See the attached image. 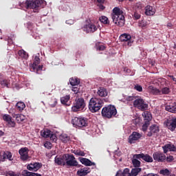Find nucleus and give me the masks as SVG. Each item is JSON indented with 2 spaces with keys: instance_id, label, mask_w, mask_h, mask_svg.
Here are the masks:
<instances>
[{
  "instance_id": "2f4dec72",
  "label": "nucleus",
  "mask_w": 176,
  "mask_h": 176,
  "mask_svg": "<svg viewBox=\"0 0 176 176\" xmlns=\"http://www.w3.org/2000/svg\"><path fill=\"white\" fill-rule=\"evenodd\" d=\"M69 83L71 86H78V85L80 83V80H79L78 78H71L69 79Z\"/></svg>"
},
{
  "instance_id": "423d86ee",
  "label": "nucleus",
  "mask_w": 176,
  "mask_h": 176,
  "mask_svg": "<svg viewBox=\"0 0 176 176\" xmlns=\"http://www.w3.org/2000/svg\"><path fill=\"white\" fill-rule=\"evenodd\" d=\"M45 3L44 0H26L25 3L21 4V6H25L26 9H38Z\"/></svg>"
},
{
  "instance_id": "39448f33",
  "label": "nucleus",
  "mask_w": 176,
  "mask_h": 176,
  "mask_svg": "<svg viewBox=\"0 0 176 176\" xmlns=\"http://www.w3.org/2000/svg\"><path fill=\"white\" fill-rule=\"evenodd\" d=\"M86 107V102L83 98H76L73 102V106L72 107V112H79L83 111Z\"/></svg>"
},
{
  "instance_id": "473e14b6",
  "label": "nucleus",
  "mask_w": 176,
  "mask_h": 176,
  "mask_svg": "<svg viewBox=\"0 0 176 176\" xmlns=\"http://www.w3.org/2000/svg\"><path fill=\"white\" fill-rule=\"evenodd\" d=\"M166 111H168V112H171L172 113H176V105L175 106H171V105H167L165 107Z\"/></svg>"
},
{
  "instance_id": "e2e57ef3",
  "label": "nucleus",
  "mask_w": 176,
  "mask_h": 176,
  "mask_svg": "<svg viewBox=\"0 0 176 176\" xmlns=\"http://www.w3.org/2000/svg\"><path fill=\"white\" fill-rule=\"evenodd\" d=\"M146 24L144 23H139V26L141 27L142 28H144V27H146Z\"/></svg>"
},
{
  "instance_id": "338daca9",
  "label": "nucleus",
  "mask_w": 176,
  "mask_h": 176,
  "mask_svg": "<svg viewBox=\"0 0 176 176\" xmlns=\"http://www.w3.org/2000/svg\"><path fill=\"white\" fill-rule=\"evenodd\" d=\"M43 67V66L39 65V66H38V69H42Z\"/></svg>"
},
{
  "instance_id": "37998d69",
  "label": "nucleus",
  "mask_w": 176,
  "mask_h": 176,
  "mask_svg": "<svg viewBox=\"0 0 176 176\" xmlns=\"http://www.w3.org/2000/svg\"><path fill=\"white\" fill-rule=\"evenodd\" d=\"M133 20H140L141 19V12L135 11L132 14Z\"/></svg>"
},
{
  "instance_id": "bf43d9fd",
  "label": "nucleus",
  "mask_w": 176,
  "mask_h": 176,
  "mask_svg": "<svg viewBox=\"0 0 176 176\" xmlns=\"http://www.w3.org/2000/svg\"><path fill=\"white\" fill-rule=\"evenodd\" d=\"M168 78H171V79L173 80V82H175L176 83V78L174 77V76L168 75Z\"/></svg>"
},
{
  "instance_id": "09e8293b",
  "label": "nucleus",
  "mask_w": 176,
  "mask_h": 176,
  "mask_svg": "<svg viewBox=\"0 0 176 176\" xmlns=\"http://www.w3.org/2000/svg\"><path fill=\"white\" fill-rule=\"evenodd\" d=\"M158 82L161 86H166L167 85V80L166 78H159Z\"/></svg>"
},
{
  "instance_id": "c03bdc74",
  "label": "nucleus",
  "mask_w": 176,
  "mask_h": 176,
  "mask_svg": "<svg viewBox=\"0 0 176 176\" xmlns=\"http://www.w3.org/2000/svg\"><path fill=\"white\" fill-rule=\"evenodd\" d=\"M99 20L100 23H102V24H109V19H108V17L105 16H100Z\"/></svg>"
},
{
  "instance_id": "a19ab883",
  "label": "nucleus",
  "mask_w": 176,
  "mask_h": 176,
  "mask_svg": "<svg viewBox=\"0 0 176 176\" xmlns=\"http://www.w3.org/2000/svg\"><path fill=\"white\" fill-rule=\"evenodd\" d=\"M23 175H25V176H42V175H41V174L29 172L28 170H24Z\"/></svg>"
},
{
  "instance_id": "72a5a7b5",
  "label": "nucleus",
  "mask_w": 176,
  "mask_h": 176,
  "mask_svg": "<svg viewBox=\"0 0 176 176\" xmlns=\"http://www.w3.org/2000/svg\"><path fill=\"white\" fill-rule=\"evenodd\" d=\"M16 108L18 111H23L25 108V104L23 102H18L16 104Z\"/></svg>"
},
{
  "instance_id": "9d476101",
  "label": "nucleus",
  "mask_w": 176,
  "mask_h": 176,
  "mask_svg": "<svg viewBox=\"0 0 176 176\" xmlns=\"http://www.w3.org/2000/svg\"><path fill=\"white\" fill-rule=\"evenodd\" d=\"M153 157L155 162L158 163H163V162L166 161V155L161 152H155L153 154Z\"/></svg>"
},
{
  "instance_id": "393cba45",
  "label": "nucleus",
  "mask_w": 176,
  "mask_h": 176,
  "mask_svg": "<svg viewBox=\"0 0 176 176\" xmlns=\"http://www.w3.org/2000/svg\"><path fill=\"white\" fill-rule=\"evenodd\" d=\"M99 97H107L108 96V91L104 87H99L97 91Z\"/></svg>"
},
{
  "instance_id": "58836bf2",
  "label": "nucleus",
  "mask_w": 176,
  "mask_h": 176,
  "mask_svg": "<svg viewBox=\"0 0 176 176\" xmlns=\"http://www.w3.org/2000/svg\"><path fill=\"white\" fill-rule=\"evenodd\" d=\"M73 153L76 155V156H85L86 153L83 151L77 149V150H74Z\"/></svg>"
},
{
  "instance_id": "5fc2aeb1",
  "label": "nucleus",
  "mask_w": 176,
  "mask_h": 176,
  "mask_svg": "<svg viewBox=\"0 0 176 176\" xmlns=\"http://www.w3.org/2000/svg\"><path fill=\"white\" fill-rule=\"evenodd\" d=\"M72 90V91H74L75 93V94H78V93H79L78 85L73 86Z\"/></svg>"
},
{
  "instance_id": "79ce46f5",
  "label": "nucleus",
  "mask_w": 176,
  "mask_h": 176,
  "mask_svg": "<svg viewBox=\"0 0 176 176\" xmlns=\"http://www.w3.org/2000/svg\"><path fill=\"white\" fill-rule=\"evenodd\" d=\"M39 63H41V58H39V56H36L34 57V61L32 65L33 69L36 68V66L39 64Z\"/></svg>"
},
{
  "instance_id": "2eb2a0df",
  "label": "nucleus",
  "mask_w": 176,
  "mask_h": 176,
  "mask_svg": "<svg viewBox=\"0 0 176 176\" xmlns=\"http://www.w3.org/2000/svg\"><path fill=\"white\" fill-rule=\"evenodd\" d=\"M55 164L57 166H65V154L63 155H57L54 158Z\"/></svg>"
},
{
  "instance_id": "052dcab7",
  "label": "nucleus",
  "mask_w": 176,
  "mask_h": 176,
  "mask_svg": "<svg viewBox=\"0 0 176 176\" xmlns=\"http://www.w3.org/2000/svg\"><path fill=\"white\" fill-rule=\"evenodd\" d=\"M98 6L102 10H104L105 9V6H104L102 4H98Z\"/></svg>"
},
{
  "instance_id": "a211bd4d",
  "label": "nucleus",
  "mask_w": 176,
  "mask_h": 176,
  "mask_svg": "<svg viewBox=\"0 0 176 176\" xmlns=\"http://www.w3.org/2000/svg\"><path fill=\"white\" fill-rule=\"evenodd\" d=\"M42 167V164L39 162H35L34 164H30L27 166L28 170L30 171H38L39 168Z\"/></svg>"
},
{
  "instance_id": "aec40b11",
  "label": "nucleus",
  "mask_w": 176,
  "mask_h": 176,
  "mask_svg": "<svg viewBox=\"0 0 176 176\" xmlns=\"http://www.w3.org/2000/svg\"><path fill=\"white\" fill-rule=\"evenodd\" d=\"M120 39L121 42H127L128 46H131V42H130V40L131 39V36L130 34H121L120 36Z\"/></svg>"
},
{
  "instance_id": "bb28decb",
  "label": "nucleus",
  "mask_w": 176,
  "mask_h": 176,
  "mask_svg": "<svg viewBox=\"0 0 176 176\" xmlns=\"http://www.w3.org/2000/svg\"><path fill=\"white\" fill-rule=\"evenodd\" d=\"M145 14L146 16H153V14H155V10H153L152 6H147L145 8Z\"/></svg>"
},
{
  "instance_id": "680f3d73",
  "label": "nucleus",
  "mask_w": 176,
  "mask_h": 176,
  "mask_svg": "<svg viewBox=\"0 0 176 176\" xmlns=\"http://www.w3.org/2000/svg\"><path fill=\"white\" fill-rule=\"evenodd\" d=\"M97 2L98 3V5H101L105 2V0H97Z\"/></svg>"
},
{
  "instance_id": "e433bc0d",
  "label": "nucleus",
  "mask_w": 176,
  "mask_h": 176,
  "mask_svg": "<svg viewBox=\"0 0 176 176\" xmlns=\"http://www.w3.org/2000/svg\"><path fill=\"white\" fill-rule=\"evenodd\" d=\"M49 105L51 108H54L57 105V99L55 98H52L49 101Z\"/></svg>"
},
{
  "instance_id": "4468645a",
  "label": "nucleus",
  "mask_w": 176,
  "mask_h": 176,
  "mask_svg": "<svg viewBox=\"0 0 176 176\" xmlns=\"http://www.w3.org/2000/svg\"><path fill=\"white\" fill-rule=\"evenodd\" d=\"M3 120L6 122L9 126V127H16V122L12 120V116L9 114H3Z\"/></svg>"
},
{
  "instance_id": "20e7f679",
  "label": "nucleus",
  "mask_w": 176,
  "mask_h": 176,
  "mask_svg": "<svg viewBox=\"0 0 176 176\" xmlns=\"http://www.w3.org/2000/svg\"><path fill=\"white\" fill-rule=\"evenodd\" d=\"M118 111L116 107L113 105H108L107 107H103L102 109V116L103 118H107V119H111L116 116Z\"/></svg>"
},
{
  "instance_id": "9b49d317",
  "label": "nucleus",
  "mask_w": 176,
  "mask_h": 176,
  "mask_svg": "<svg viewBox=\"0 0 176 176\" xmlns=\"http://www.w3.org/2000/svg\"><path fill=\"white\" fill-rule=\"evenodd\" d=\"M8 159L10 162L13 160V154L10 151H4L1 153L0 162H3Z\"/></svg>"
},
{
  "instance_id": "c9c22d12",
  "label": "nucleus",
  "mask_w": 176,
  "mask_h": 176,
  "mask_svg": "<svg viewBox=\"0 0 176 176\" xmlns=\"http://www.w3.org/2000/svg\"><path fill=\"white\" fill-rule=\"evenodd\" d=\"M18 54L22 58H28V54L24 50H21L18 52Z\"/></svg>"
},
{
  "instance_id": "4d7b16f0",
  "label": "nucleus",
  "mask_w": 176,
  "mask_h": 176,
  "mask_svg": "<svg viewBox=\"0 0 176 176\" xmlns=\"http://www.w3.org/2000/svg\"><path fill=\"white\" fill-rule=\"evenodd\" d=\"M134 89L137 90V91H142V87L140 85H135Z\"/></svg>"
},
{
  "instance_id": "ea45409f",
  "label": "nucleus",
  "mask_w": 176,
  "mask_h": 176,
  "mask_svg": "<svg viewBox=\"0 0 176 176\" xmlns=\"http://www.w3.org/2000/svg\"><path fill=\"white\" fill-rule=\"evenodd\" d=\"M96 50H98L99 52H102L105 50V49L107 48L105 45L100 44V43H97L96 44Z\"/></svg>"
},
{
  "instance_id": "cd10ccee",
  "label": "nucleus",
  "mask_w": 176,
  "mask_h": 176,
  "mask_svg": "<svg viewBox=\"0 0 176 176\" xmlns=\"http://www.w3.org/2000/svg\"><path fill=\"white\" fill-rule=\"evenodd\" d=\"M12 118H16L17 123H21V122H24V116L22 114H13Z\"/></svg>"
},
{
  "instance_id": "8fccbe9b",
  "label": "nucleus",
  "mask_w": 176,
  "mask_h": 176,
  "mask_svg": "<svg viewBox=\"0 0 176 176\" xmlns=\"http://www.w3.org/2000/svg\"><path fill=\"white\" fill-rule=\"evenodd\" d=\"M149 124H151L148 122H144V124L142 126V131H146L148 130V127L149 126Z\"/></svg>"
},
{
  "instance_id": "a18cd8bd",
  "label": "nucleus",
  "mask_w": 176,
  "mask_h": 176,
  "mask_svg": "<svg viewBox=\"0 0 176 176\" xmlns=\"http://www.w3.org/2000/svg\"><path fill=\"white\" fill-rule=\"evenodd\" d=\"M160 174L164 176H168L170 175V170L168 168L161 169L160 170Z\"/></svg>"
},
{
  "instance_id": "f257e3e1",
  "label": "nucleus",
  "mask_w": 176,
  "mask_h": 176,
  "mask_svg": "<svg viewBox=\"0 0 176 176\" xmlns=\"http://www.w3.org/2000/svg\"><path fill=\"white\" fill-rule=\"evenodd\" d=\"M112 19L113 22L116 24V25L123 27L125 23L123 10L118 7L114 8L113 9Z\"/></svg>"
},
{
  "instance_id": "49530a36",
  "label": "nucleus",
  "mask_w": 176,
  "mask_h": 176,
  "mask_svg": "<svg viewBox=\"0 0 176 176\" xmlns=\"http://www.w3.org/2000/svg\"><path fill=\"white\" fill-rule=\"evenodd\" d=\"M19 153L20 156L28 153V148L27 147L21 148V149H19Z\"/></svg>"
},
{
  "instance_id": "3c124183",
  "label": "nucleus",
  "mask_w": 176,
  "mask_h": 176,
  "mask_svg": "<svg viewBox=\"0 0 176 176\" xmlns=\"http://www.w3.org/2000/svg\"><path fill=\"white\" fill-rule=\"evenodd\" d=\"M49 138H50L51 141H56L57 140V136L56 134L51 133L50 135L49 136Z\"/></svg>"
},
{
  "instance_id": "de8ad7c7",
  "label": "nucleus",
  "mask_w": 176,
  "mask_h": 176,
  "mask_svg": "<svg viewBox=\"0 0 176 176\" xmlns=\"http://www.w3.org/2000/svg\"><path fill=\"white\" fill-rule=\"evenodd\" d=\"M170 88L165 87L162 89L161 94H170Z\"/></svg>"
},
{
  "instance_id": "f704fd0d",
  "label": "nucleus",
  "mask_w": 176,
  "mask_h": 176,
  "mask_svg": "<svg viewBox=\"0 0 176 176\" xmlns=\"http://www.w3.org/2000/svg\"><path fill=\"white\" fill-rule=\"evenodd\" d=\"M60 140L63 144H67V142H69L71 138L67 135L64 134L60 135Z\"/></svg>"
},
{
  "instance_id": "4c0bfd02",
  "label": "nucleus",
  "mask_w": 176,
  "mask_h": 176,
  "mask_svg": "<svg viewBox=\"0 0 176 176\" xmlns=\"http://www.w3.org/2000/svg\"><path fill=\"white\" fill-rule=\"evenodd\" d=\"M0 85L1 87H9V86H10V82L9 80L5 79L0 81Z\"/></svg>"
},
{
  "instance_id": "412c9836",
  "label": "nucleus",
  "mask_w": 176,
  "mask_h": 176,
  "mask_svg": "<svg viewBox=\"0 0 176 176\" xmlns=\"http://www.w3.org/2000/svg\"><path fill=\"white\" fill-rule=\"evenodd\" d=\"M78 160H80V163L84 166H96V163L92 162L90 160L85 157H79Z\"/></svg>"
},
{
  "instance_id": "0e129e2a",
  "label": "nucleus",
  "mask_w": 176,
  "mask_h": 176,
  "mask_svg": "<svg viewBox=\"0 0 176 176\" xmlns=\"http://www.w3.org/2000/svg\"><path fill=\"white\" fill-rule=\"evenodd\" d=\"M167 27H168V28H173V24H171V23H168V24H167Z\"/></svg>"
},
{
  "instance_id": "0eeeda50",
  "label": "nucleus",
  "mask_w": 176,
  "mask_h": 176,
  "mask_svg": "<svg viewBox=\"0 0 176 176\" xmlns=\"http://www.w3.org/2000/svg\"><path fill=\"white\" fill-rule=\"evenodd\" d=\"M65 166L67 167H81L82 165H79L76 158L72 154H65Z\"/></svg>"
},
{
  "instance_id": "4be33fe9",
  "label": "nucleus",
  "mask_w": 176,
  "mask_h": 176,
  "mask_svg": "<svg viewBox=\"0 0 176 176\" xmlns=\"http://www.w3.org/2000/svg\"><path fill=\"white\" fill-rule=\"evenodd\" d=\"M138 96H125L123 99H122V102H125L126 104H130L131 102H134L135 100H137Z\"/></svg>"
},
{
  "instance_id": "f03ea898",
  "label": "nucleus",
  "mask_w": 176,
  "mask_h": 176,
  "mask_svg": "<svg viewBox=\"0 0 176 176\" xmlns=\"http://www.w3.org/2000/svg\"><path fill=\"white\" fill-rule=\"evenodd\" d=\"M104 107V100L98 98H91L89 100L88 108L92 113L98 112Z\"/></svg>"
},
{
  "instance_id": "5701e85b",
  "label": "nucleus",
  "mask_w": 176,
  "mask_h": 176,
  "mask_svg": "<svg viewBox=\"0 0 176 176\" xmlns=\"http://www.w3.org/2000/svg\"><path fill=\"white\" fill-rule=\"evenodd\" d=\"M91 170L90 168L85 167L83 168H80L77 171V175L78 176H86L87 174H89Z\"/></svg>"
},
{
  "instance_id": "dca6fc26",
  "label": "nucleus",
  "mask_w": 176,
  "mask_h": 176,
  "mask_svg": "<svg viewBox=\"0 0 176 176\" xmlns=\"http://www.w3.org/2000/svg\"><path fill=\"white\" fill-rule=\"evenodd\" d=\"M84 28H85L86 32H87V33L96 32V31H97V30H98V28H97V26L96 25H94V23H88V24L85 25Z\"/></svg>"
},
{
  "instance_id": "7ed1b4c3",
  "label": "nucleus",
  "mask_w": 176,
  "mask_h": 176,
  "mask_svg": "<svg viewBox=\"0 0 176 176\" xmlns=\"http://www.w3.org/2000/svg\"><path fill=\"white\" fill-rule=\"evenodd\" d=\"M72 124L76 129H82V127H87L89 126V119L83 116L74 117L72 120Z\"/></svg>"
},
{
  "instance_id": "ddd939ff",
  "label": "nucleus",
  "mask_w": 176,
  "mask_h": 176,
  "mask_svg": "<svg viewBox=\"0 0 176 176\" xmlns=\"http://www.w3.org/2000/svg\"><path fill=\"white\" fill-rule=\"evenodd\" d=\"M159 131H160V130L159 129V126L156 124H153L148 129L147 137H153V135H155V134H157Z\"/></svg>"
},
{
  "instance_id": "b1692460",
  "label": "nucleus",
  "mask_w": 176,
  "mask_h": 176,
  "mask_svg": "<svg viewBox=\"0 0 176 176\" xmlns=\"http://www.w3.org/2000/svg\"><path fill=\"white\" fill-rule=\"evenodd\" d=\"M148 91L149 93H151V94H153L154 96H160V94H162V91L153 87V85H150L148 87Z\"/></svg>"
},
{
  "instance_id": "f3484780",
  "label": "nucleus",
  "mask_w": 176,
  "mask_h": 176,
  "mask_svg": "<svg viewBox=\"0 0 176 176\" xmlns=\"http://www.w3.org/2000/svg\"><path fill=\"white\" fill-rule=\"evenodd\" d=\"M142 135L138 132H133L132 134L129 138V144H134V141H138Z\"/></svg>"
},
{
  "instance_id": "13d9d810",
  "label": "nucleus",
  "mask_w": 176,
  "mask_h": 176,
  "mask_svg": "<svg viewBox=\"0 0 176 176\" xmlns=\"http://www.w3.org/2000/svg\"><path fill=\"white\" fill-rule=\"evenodd\" d=\"M124 72H126V74H130L131 72V70L130 69H128L127 67H125L124 69Z\"/></svg>"
},
{
  "instance_id": "1a4fd4ad",
  "label": "nucleus",
  "mask_w": 176,
  "mask_h": 176,
  "mask_svg": "<svg viewBox=\"0 0 176 176\" xmlns=\"http://www.w3.org/2000/svg\"><path fill=\"white\" fill-rule=\"evenodd\" d=\"M134 157L138 158L139 160H141V159H142V160L146 162V163H152V162H153V158H152V157H151L149 154H135Z\"/></svg>"
},
{
  "instance_id": "6ab92c4d",
  "label": "nucleus",
  "mask_w": 176,
  "mask_h": 176,
  "mask_svg": "<svg viewBox=\"0 0 176 176\" xmlns=\"http://www.w3.org/2000/svg\"><path fill=\"white\" fill-rule=\"evenodd\" d=\"M162 149L164 151V153H167L168 151L170 152H175V145L171 143L166 144L164 146H162Z\"/></svg>"
},
{
  "instance_id": "6e6552de",
  "label": "nucleus",
  "mask_w": 176,
  "mask_h": 176,
  "mask_svg": "<svg viewBox=\"0 0 176 176\" xmlns=\"http://www.w3.org/2000/svg\"><path fill=\"white\" fill-rule=\"evenodd\" d=\"M133 107L138 108L140 111H146L148 109V104L145 102L144 99L137 96L136 99L133 101Z\"/></svg>"
},
{
  "instance_id": "774afa93",
  "label": "nucleus",
  "mask_w": 176,
  "mask_h": 176,
  "mask_svg": "<svg viewBox=\"0 0 176 176\" xmlns=\"http://www.w3.org/2000/svg\"><path fill=\"white\" fill-rule=\"evenodd\" d=\"M129 2H133L134 0H129Z\"/></svg>"
},
{
  "instance_id": "a878e982",
  "label": "nucleus",
  "mask_w": 176,
  "mask_h": 176,
  "mask_svg": "<svg viewBox=\"0 0 176 176\" xmlns=\"http://www.w3.org/2000/svg\"><path fill=\"white\" fill-rule=\"evenodd\" d=\"M70 98H71V96L69 95H66L65 96L60 98L61 104H63V105H66L67 107H69V105H71V103L70 102L68 103V101H69Z\"/></svg>"
},
{
  "instance_id": "6e6d98bb",
  "label": "nucleus",
  "mask_w": 176,
  "mask_h": 176,
  "mask_svg": "<svg viewBox=\"0 0 176 176\" xmlns=\"http://www.w3.org/2000/svg\"><path fill=\"white\" fill-rule=\"evenodd\" d=\"M166 160L168 163H171L174 160V157L173 155H169L166 157Z\"/></svg>"
},
{
  "instance_id": "603ef678",
  "label": "nucleus",
  "mask_w": 176,
  "mask_h": 176,
  "mask_svg": "<svg viewBox=\"0 0 176 176\" xmlns=\"http://www.w3.org/2000/svg\"><path fill=\"white\" fill-rule=\"evenodd\" d=\"M29 157H30V156H28V153L23 154V155H21V159L23 162H25V160H28Z\"/></svg>"
},
{
  "instance_id": "69168bd1",
  "label": "nucleus",
  "mask_w": 176,
  "mask_h": 176,
  "mask_svg": "<svg viewBox=\"0 0 176 176\" xmlns=\"http://www.w3.org/2000/svg\"><path fill=\"white\" fill-rule=\"evenodd\" d=\"M3 134H5V133H3V131H0V137H2V135H3Z\"/></svg>"
},
{
  "instance_id": "864d4df0",
  "label": "nucleus",
  "mask_w": 176,
  "mask_h": 176,
  "mask_svg": "<svg viewBox=\"0 0 176 176\" xmlns=\"http://www.w3.org/2000/svg\"><path fill=\"white\" fill-rule=\"evenodd\" d=\"M44 146L47 149H52V143H50V142H45L44 144Z\"/></svg>"
},
{
  "instance_id": "f8f14e48",
  "label": "nucleus",
  "mask_w": 176,
  "mask_h": 176,
  "mask_svg": "<svg viewBox=\"0 0 176 176\" xmlns=\"http://www.w3.org/2000/svg\"><path fill=\"white\" fill-rule=\"evenodd\" d=\"M166 126L168 130H170V131H174L176 129V118L167 120L166 122Z\"/></svg>"
},
{
  "instance_id": "c756f323",
  "label": "nucleus",
  "mask_w": 176,
  "mask_h": 176,
  "mask_svg": "<svg viewBox=\"0 0 176 176\" xmlns=\"http://www.w3.org/2000/svg\"><path fill=\"white\" fill-rule=\"evenodd\" d=\"M132 164L134 167H136V168H138V167L141 166V162L138 160V158L135 157L134 155L132 159Z\"/></svg>"
},
{
  "instance_id": "7c9ffc66",
  "label": "nucleus",
  "mask_w": 176,
  "mask_h": 176,
  "mask_svg": "<svg viewBox=\"0 0 176 176\" xmlns=\"http://www.w3.org/2000/svg\"><path fill=\"white\" fill-rule=\"evenodd\" d=\"M144 122H148V123L151 124V121L152 120V114L151 113L146 111L144 112Z\"/></svg>"
},
{
  "instance_id": "c85d7f7f",
  "label": "nucleus",
  "mask_w": 176,
  "mask_h": 176,
  "mask_svg": "<svg viewBox=\"0 0 176 176\" xmlns=\"http://www.w3.org/2000/svg\"><path fill=\"white\" fill-rule=\"evenodd\" d=\"M41 134L44 138H49L52 134V131L49 129H43L41 131Z\"/></svg>"
}]
</instances>
